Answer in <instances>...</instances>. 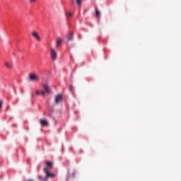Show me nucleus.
I'll return each mask as SVG.
<instances>
[{"label": "nucleus", "instance_id": "f257e3e1", "mask_svg": "<svg viewBox=\"0 0 181 181\" xmlns=\"http://www.w3.org/2000/svg\"><path fill=\"white\" fill-rule=\"evenodd\" d=\"M28 81L33 82L39 81V76L35 73H31L28 76Z\"/></svg>", "mask_w": 181, "mask_h": 181}, {"label": "nucleus", "instance_id": "f03ea898", "mask_svg": "<svg viewBox=\"0 0 181 181\" xmlns=\"http://www.w3.org/2000/svg\"><path fill=\"white\" fill-rule=\"evenodd\" d=\"M43 88L45 90L41 92L42 95H43V97H45V95H46V94H50V88L49 87V85L47 84H44L43 85Z\"/></svg>", "mask_w": 181, "mask_h": 181}, {"label": "nucleus", "instance_id": "7ed1b4c3", "mask_svg": "<svg viewBox=\"0 0 181 181\" xmlns=\"http://www.w3.org/2000/svg\"><path fill=\"white\" fill-rule=\"evenodd\" d=\"M50 56L52 60L54 62L57 60V52H56V49L54 48H50Z\"/></svg>", "mask_w": 181, "mask_h": 181}, {"label": "nucleus", "instance_id": "20e7f679", "mask_svg": "<svg viewBox=\"0 0 181 181\" xmlns=\"http://www.w3.org/2000/svg\"><path fill=\"white\" fill-rule=\"evenodd\" d=\"M33 37L37 40V42H41L42 38H40V35H39V33L36 31H33L31 33Z\"/></svg>", "mask_w": 181, "mask_h": 181}, {"label": "nucleus", "instance_id": "39448f33", "mask_svg": "<svg viewBox=\"0 0 181 181\" xmlns=\"http://www.w3.org/2000/svg\"><path fill=\"white\" fill-rule=\"evenodd\" d=\"M45 163L46 164L47 167L45 168H44V171L45 170H50V169H52L53 168V163H52L51 161L46 160L45 161Z\"/></svg>", "mask_w": 181, "mask_h": 181}, {"label": "nucleus", "instance_id": "423d86ee", "mask_svg": "<svg viewBox=\"0 0 181 181\" xmlns=\"http://www.w3.org/2000/svg\"><path fill=\"white\" fill-rule=\"evenodd\" d=\"M54 98L55 104H60V103H62V100H63V96L60 94H58L55 95Z\"/></svg>", "mask_w": 181, "mask_h": 181}, {"label": "nucleus", "instance_id": "0eeeda50", "mask_svg": "<svg viewBox=\"0 0 181 181\" xmlns=\"http://www.w3.org/2000/svg\"><path fill=\"white\" fill-rule=\"evenodd\" d=\"M44 172H45V173L46 175V178L47 179L49 178V177H50L51 179H53V177H56L55 174L49 173V170H45Z\"/></svg>", "mask_w": 181, "mask_h": 181}, {"label": "nucleus", "instance_id": "6e6552de", "mask_svg": "<svg viewBox=\"0 0 181 181\" xmlns=\"http://www.w3.org/2000/svg\"><path fill=\"white\" fill-rule=\"evenodd\" d=\"M81 2H83V0H71L72 5L76 4L79 8H81Z\"/></svg>", "mask_w": 181, "mask_h": 181}, {"label": "nucleus", "instance_id": "1a4fd4ad", "mask_svg": "<svg viewBox=\"0 0 181 181\" xmlns=\"http://www.w3.org/2000/svg\"><path fill=\"white\" fill-rule=\"evenodd\" d=\"M40 124L42 127H47L49 125V122H47V120L42 119H40Z\"/></svg>", "mask_w": 181, "mask_h": 181}, {"label": "nucleus", "instance_id": "9d476101", "mask_svg": "<svg viewBox=\"0 0 181 181\" xmlns=\"http://www.w3.org/2000/svg\"><path fill=\"white\" fill-rule=\"evenodd\" d=\"M5 66L7 69H12L13 67V63L12 62H6Z\"/></svg>", "mask_w": 181, "mask_h": 181}, {"label": "nucleus", "instance_id": "9b49d317", "mask_svg": "<svg viewBox=\"0 0 181 181\" xmlns=\"http://www.w3.org/2000/svg\"><path fill=\"white\" fill-rule=\"evenodd\" d=\"M62 42H63V40H62V39H60V38H58L57 40V43H56L57 48H59V47H60V46H62Z\"/></svg>", "mask_w": 181, "mask_h": 181}, {"label": "nucleus", "instance_id": "f8f14e48", "mask_svg": "<svg viewBox=\"0 0 181 181\" xmlns=\"http://www.w3.org/2000/svg\"><path fill=\"white\" fill-rule=\"evenodd\" d=\"M66 37L68 40H73V32L70 31L69 33L67 34Z\"/></svg>", "mask_w": 181, "mask_h": 181}, {"label": "nucleus", "instance_id": "ddd939ff", "mask_svg": "<svg viewBox=\"0 0 181 181\" xmlns=\"http://www.w3.org/2000/svg\"><path fill=\"white\" fill-rule=\"evenodd\" d=\"M73 16V13H71V12L67 11L66 13V17L67 19H70V18H71Z\"/></svg>", "mask_w": 181, "mask_h": 181}, {"label": "nucleus", "instance_id": "4468645a", "mask_svg": "<svg viewBox=\"0 0 181 181\" xmlns=\"http://www.w3.org/2000/svg\"><path fill=\"white\" fill-rule=\"evenodd\" d=\"M96 18H100V11L96 8H95V13Z\"/></svg>", "mask_w": 181, "mask_h": 181}, {"label": "nucleus", "instance_id": "2eb2a0df", "mask_svg": "<svg viewBox=\"0 0 181 181\" xmlns=\"http://www.w3.org/2000/svg\"><path fill=\"white\" fill-rule=\"evenodd\" d=\"M4 105V101L0 100V110L2 109V105Z\"/></svg>", "mask_w": 181, "mask_h": 181}, {"label": "nucleus", "instance_id": "dca6fc26", "mask_svg": "<svg viewBox=\"0 0 181 181\" xmlns=\"http://www.w3.org/2000/svg\"><path fill=\"white\" fill-rule=\"evenodd\" d=\"M38 179L40 180H45V178L43 177L40 176V175L38 176Z\"/></svg>", "mask_w": 181, "mask_h": 181}, {"label": "nucleus", "instance_id": "f3484780", "mask_svg": "<svg viewBox=\"0 0 181 181\" xmlns=\"http://www.w3.org/2000/svg\"><path fill=\"white\" fill-rule=\"evenodd\" d=\"M29 1L30 2V4H35V2H36V0H29Z\"/></svg>", "mask_w": 181, "mask_h": 181}, {"label": "nucleus", "instance_id": "a211bd4d", "mask_svg": "<svg viewBox=\"0 0 181 181\" xmlns=\"http://www.w3.org/2000/svg\"><path fill=\"white\" fill-rule=\"evenodd\" d=\"M36 94L39 95V94H40V92L39 90H36Z\"/></svg>", "mask_w": 181, "mask_h": 181}, {"label": "nucleus", "instance_id": "6ab92c4d", "mask_svg": "<svg viewBox=\"0 0 181 181\" xmlns=\"http://www.w3.org/2000/svg\"><path fill=\"white\" fill-rule=\"evenodd\" d=\"M70 90H73V86H70Z\"/></svg>", "mask_w": 181, "mask_h": 181}]
</instances>
